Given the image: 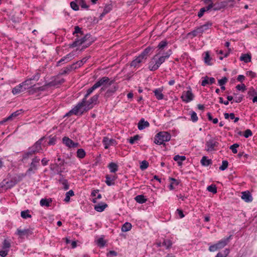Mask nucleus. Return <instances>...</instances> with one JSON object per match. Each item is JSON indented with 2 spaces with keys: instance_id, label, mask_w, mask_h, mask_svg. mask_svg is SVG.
Returning <instances> with one entry per match:
<instances>
[{
  "instance_id": "f257e3e1",
  "label": "nucleus",
  "mask_w": 257,
  "mask_h": 257,
  "mask_svg": "<svg viewBox=\"0 0 257 257\" xmlns=\"http://www.w3.org/2000/svg\"><path fill=\"white\" fill-rule=\"evenodd\" d=\"M170 56V54L168 52L164 56L158 57V54L155 55L149 64V68L151 71H154L157 70L160 65L165 62L166 59H168Z\"/></svg>"
},
{
  "instance_id": "f03ea898",
  "label": "nucleus",
  "mask_w": 257,
  "mask_h": 257,
  "mask_svg": "<svg viewBox=\"0 0 257 257\" xmlns=\"http://www.w3.org/2000/svg\"><path fill=\"white\" fill-rule=\"evenodd\" d=\"M170 135L166 132H161L158 133L154 139V143L158 145L164 144V142H168L170 140Z\"/></svg>"
},
{
  "instance_id": "7ed1b4c3",
  "label": "nucleus",
  "mask_w": 257,
  "mask_h": 257,
  "mask_svg": "<svg viewBox=\"0 0 257 257\" xmlns=\"http://www.w3.org/2000/svg\"><path fill=\"white\" fill-rule=\"evenodd\" d=\"M98 98V95H95L93 96L89 100L86 101L82 106V110L81 114H83L84 112L87 111L91 109L93 107V105L96 104Z\"/></svg>"
},
{
  "instance_id": "20e7f679",
  "label": "nucleus",
  "mask_w": 257,
  "mask_h": 257,
  "mask_svg": "<svg viewBox=\"0 0 257 257\" xmlns=\"http://www.w3.org/2000/svg\"><path fill=\"white\" fill-rule=\"evenodd\" d=\"M231 236V235H230L228 237L219 241L217 243L210 245L209 247V251L211 252L215 251L217 250L223 248L229 242Z\"/></svg>"
},
{
  "instance_id": "39448f33",
  "label": "nucleus",
  "mask_w": 257,
  "mask_h": 257,
  "mask_svg": "<svg viewBox=\"0 0 257 257\" xmlns=\"http://www.w3.org/2000/svg\"><path fill=\"white\" fill-rule=\"evenodd\" d=\"M212 26V23L210 22H207L204 25H203L193 31H191V32L189 33L188 34V36H192L193 37H196L199 34H202L205 30L209 29L210 27Z\"/></svg>"
},
{
  "instance_id": "423d86ee",
  "label": "nucleus",
  "mask_w": 257,
  "mask_h": 257,
  "mask_svg": "<svg viewBox=\"0 0 257 257\" xmlns=\"http://www.w3.org/2000/svg\"><path fill=\"white\" fill-rule=\"evenodd\" d=\"M219 145L217 139L216 138H211L206 142V151L211 152L216 150V148Z\"/></svg>"
},
{
  "instance_id": "0eeeda50",
  "label": "nucleus",
  "mask_w": 257,
  "mask_h": 257,
  "mask_svg": "<svg viewBox=\"0 0 257 257\" xmlns=\"http://www.w3.org/2000/svg\"><path fill=\"white\" fill-rule=\"evenodd\" d=\"M189 90L187 91H183L182 95L181 97L182 100L185 102H189L194 99V94L192 92V90L190 87H188Z\"/></svg>"
},
{
  "instance_id": "6e6552de",
  "label": "nucleus",
  "mask_w": 257,
  "mask_h": 257,
  "mask_svg": "<svg viewBox=\"0 0 257 257\" xmlns=\"http://www.w3.org/2000/svg\"><path fill=\"white\" fill-rule=\"evenodd\" d=\"M114 80H112L110 81L109 78L107 77H103L97 81L95 84L98 88L101 85H107V87L111 85L114 83Z\"/></svg>"
},
{
  "instance_id": "1a4fd4ad",
  "label": "nucleus",
  "mask_w": 257,
  "mask_h": 257,
  "mask_svg": "<svg viewBox=\"0 0 257 257\" xmlns=\"http://www.w3.org/2000/svg\"><path fill=\"white\" fill-rule=\"evenodd\" d=\"M39 78V76L38 75V74H37V75L34 76L32 78L27 79L24 82H22L21 84H22L23 87L25 88V90L26 89L32 88L35 85L32 84V83L31 82L32 80L35 79L38 80Z\"/></svg>"
},
{
  "instance_id": "9d476101",
  "label": "nucleus",
  "mask_w": 257,
  "mask_h": 257,
  "mask_svg": "<svg viewBox=\"0 0 257 257\" xmlns=\"http://www.w3.org/2000/svg\"><path fill=\"white\" fill-rule=\"evenodd\" d=\"M40 159L37 157H35L32 159V161L30 164V168L27 170V173L30 174L32 171L34 172L37 170V166L39 164Z\"/></svg>"
},
{
  "instance_id": "9b49d317",
  "label": "nucleus",
  "mask_w": 257,
  "mask_h": 257,
  "mask_svg": "<svg viewBox=\"0 0 257 257\" xmlns=\"http://www.w3.org/2000/svg\"><path fill=\"white\" fill-rule=\"evenodd\" d=\"M82 110V106L79 103L70 111L65 114V116H70L72 114L75 115H82L81 112Z\"/></svg>"
},
{
  "instance_id": "f8f14e48",
  "label": "nucleus",
  "mask_w": 257,
  "mask_h": 257,
  "mask_svg": "<svg viewBox=\"0 0 257 257\" xmlns=\"http://www.w3.org/2000/svg\"><path fill=\"white\" fill-rule=\"evenodd\" d=\"M153 49L152 47L150 46L148 47L141 53L139 56H140L143 60L145 61L153 52Z\"/></svg>"
},
{
  "instance_id": "ddd939ff",
  "label": "nucleus",
  "mask_w": 257,
  "mask_h": 257,
  "mask_svg": "<svg viewBox=\"0 0 257 257\" xmlns=\"http://www.w3.org/2000/svg\"><path fill=\"white\" fill-rule=\"evenodd\" d=\"M45 137H43L36 142L32 148H30L33 151H35V154L39 152L42 150L41 144L42 142L45 139Z\"/></svg>"
},
{
  "instance_id": "4468645a",
  "label": "nucleus",
  "mask_w": 257,
  "mask_h": 257,
  "mask_svg": "<svg viewBox=\"0 0 257 257\" xmlns=\"http://www.w3.org/2000/svg\"><path fill=\"white\" fill-rule=\"evenodd\" d=\"M23 111L22 109L18 110L15 112L12 113L10 116H9L7 118L4 119L3 121H0V124H3L4 122L13 120L14 118L18 116L20 114L22 113Z\"/></svg>"
},
{
  "instance_id": "2eb2a0df",
  "label": "nucleus",
  "mask_w": 257,
  "mask_h": 257,
  "mask_svg": "<svg viewBox=\"0 0 257 257\" xmlns=\"http://www.w3.org/2000/svg\"><path fill=\"white\" fill-rule=\"evenodd\" d=\"M56 84V83L55 82L52 81V82H50L45 84V85H44L43 86H41V87H39L33 88L31 90H29V93L32 94L34 92H37V91H44L45 90V87H46V86H49V87L53 86H55Z\"/></svg>"
},
{
  "instance_id": "dca6fc26",
  "label": "nucleus",
  "mask_w": 257,
  "mask_h": 257,
  "mask_svg": "<svg viewBox=\"0 0 257 257\" xmlns=\"http://www.w3.org/2000/svg\"><path fill=\"white\" fill-rule=\"evenodd\" d=\"M98 87H97V86L95 84H94L91 87H90V88H89L87 91V92H86V94L85 95L84 98H83V99L82 100V101L79 102V103L80 104H81V105L82 106L83 105V104L85 103V100L87 99V98L88 97V96L96 88H97Z\"/></svg>"
},
{
  "instance_id": "f3484780",
  "label": "nucleus",
  "mask_w": 257,
  "mask_h": 257,
  "mask_svg": "<svg viewBox=\"0 0 257 257\" xmlns=\"http://www.w3.org/2000/svg\"><path fill=\"white\" fill-rule=\"evenodd\" d=\"M118 88L117 85H113V86L108 89L105 93L104 96L106 98H108L114 94Z\"/></svg>"
},
{
  "instance_id": "a211bd4d",
  "label": "nucleus",
  "mask_w": 257,
  "mask_h": 257,
  "mask_svg": "<svg viewBox=\"0 0 257 257\" xmlns=\"http://www.w3.org/2000/svg\"><path fill=\"white\" fill-rule=\"evenodd\" d=\"M74 54L72 53H70L67 55L66 56L63 57L61 58L58 62L57 66H59V64L62 62H68L71 60L74 57Z\"/></svg>"
},
{
  "instance_id": "6ab92c4d",
  "label": "nucleus",
  "mask_w": 257,
  "mask_h": 257,
  "mask_svg": "<svg viewBox=\"0 0 257 257\" xmlns=\"http://www.w3.org/2000/svg\"><path fill=\"white\" fill-rule=\"evenodd\" d=\"M144 60H143L141 57L139 56L131 62L130 66L135 68L138 67L140 66V64L144 62Z\"/></svg>"
},
{
  "instance_id": "aec40b11",
  "label": "nucleus",
  "mask_w": 257,
  "mask_h": 257,
  "mask_svg": "<svg viewBox=\"0 0 257 257\" xmlns=\"http://www.w3.org/2000/svg\"><path fill=\"white\" fill-rule=\"evenodd\" d=\"M77 68V67L76 66H75V64H72L71 65H69L67 66L66 67L64 68L63 70H61V72H60L61 75H64L67 73H68L70 71H71L73 70H75Z\"/></svg>"
},
{
  "instance_id": "412c9836",
  "label": "nucleus",
  "mask_w": 257,
  "mask_h": 257,
  "mask_svg": "<svg viewBox=\"0 0 257 257\" xmlns=\"http://www.w3.org/2000/svg\"><path fill=\"white\" fill-rule=\"evenodd\" d=\"M150 124L148 121H145L144 118H142L138 123V128L140 130H142L146 127H149Z\"/></svg>"
},
{
  "instance_id": "4be33fe9",
  "label": "nucleus",
  "mask_w": 257,
  "mask_h": 257,
  "mask_svg": "<svg viewBox=\"0 0 257 257\" xmlns=\"http://www.w3.org/2000/svg\"><path fill=\"white\" fill-rule=\"evenodd\" d=\"M241 198L246 202H251L252 200V198L248 191L242 192Z\"/></svg>"
},
{
  "instance_id": "5701e85b",
  "label": "nucleus",
  "mask_w": 257,
  "mask_h": 257,
  "mask_svg": "<svg viewBox=\"0 0 257 257\" xmlns=\"http://www.w3.org/2000/svg\"><path fill=\"white\" fill-rule=\"evenodd\" d=\"M32 232L28 229L24 230H21L20 229H17V234L19 235L21 237H23L25 235L32 234Z\"/></svg>"
},
{
  "instance_id": "b1692460",
  "label": "nucleus",
  "mask_w": 257,
  "mask_h": 257,
  "mask_svg": "<svg viewBox=\"0 0 257 257\" xmlns=\"http://www.w3.org/2000/svg\"><path fill=\"white\" fill-rule=\"evenodd\" d=\"M163 89L162 88L156 89L153 91L156 98L158 100L163 99L164 94L162 93Z\"/></svg>"
},
{
  "instance_id": "393cba45",
  "label": "nucleus",
  "mask_w": 257,
  "mask_h": 257,
  "mask_svg": "<svg viewBox=\"0 0 257 257\" xmlns=\"http://www.w3.org/2000/svg\"><path fill=\"white\" fill-rule=\"evenodd\" d=\"M25 91V88L23 87L22 84H20L19 85L16 86L12 90V93L14 94H19L22 92Z\"/></svg>"
},
{
  "instance_id": "a878e982",
  "label": "nucleus",
  "mask_w": 257,
  "mask_h": 257,
  "mask_svg": "<svg viewBox=\"0 0 257 257\" xmlns=\"http://www.w3.org/2000/svg\"><path fill=\"white\" fill-rule=\"evenodd\" d=\"M107 205L104 203H99L97 205H95L94 209L97 212L103 211L106 207Z\"/></svg>"
},
{
  "instance_id": "bb28decb",
  "label": "nucleus",
  "mask_w": 257,
  "mask_h": 257,
  "mask_svg": "<svg viewBox=\"0 0 257 257\" xmlns=\"http://www.w3.org/2000/svg\"><path fill=\"white\" fill-rule=\"evenodd\" d=\"M52 199H42L40 200V205L42 206H46V207H49L50 206V204L52 203Z\"/></svg>"
},
{
  "instance_id": "cd10ccee",
  "label": "nucleus",
  "mask_w": 257,
  "mask_h": 257,
  "mask_svg": "<svg viewBox=\"0 0 257 257\" xmlns=\"http://www.w3.org/2000/svg\"><path fill=\"white\" fill-rule=\"evenodd\" d=\"M63 143L67 147L69 148H71L72 144H73V141L70 139L68 137H64L63 139Z\"/></svg>"
},
{
  "instance_id": "c85d7f7f",
  "label": "nucleus",
  "mask_w": 257,
  "mask_h": 257,
  "mask_svg": "<svg viewBox=\"0 0 257 257\" xmlns=\"http://www.w3.org/2000/svg\"><path fill=\"white\" fill-rule=\"evenodd\" d=\"M114 140L113 139L109 140L107 137H104L102 140L103 144L105 145L104 148L107 149L108 148V146L113 143Z\"/></svg>"
},
{
  "instance_id": "c756f323",
  "label": "nucleus",
  "mask_w": 257,
  "mask_h": 257,
  "mask_svg": "<svg viewBox=\"0 0 257 257\" xmlns=\"http://www.w3.org/2000/svg\"><path fill=\"white\" fill-rule=\"evenodd\" d=\"M240 60L243 61L245 63H247L251 61V55L248 54H242L240 57Z\"/></svg>"
},
{
  "instance_id": "7c9ffc66",
  "label": "nucleus",
  "mask_w": 257,
  "mask_h": 257,
  "mask_svg": "<svg viewBox=\"0 0 257 257\" xmlns=\"http://www.w3.org/2000/svg\"><path fill=\"white\" fill-rule=\"evenodd\" d=\"M135 200L139 203L143 204L147 201V199L143 195H139L135 197Z\"/></svg>"
},
{
  "instance_id": "2f4dec72",
  "label": "nucleus",
  "mask_w": 257,
  "mask_h": 257,
  "mask_svg": "<svg viewBox=\"0 0 257 257\" xmlns=\"http://www.w3.org/2000/svg\"><path fill=\"white\" fill-rule=\"evenodd\" d=\"M186 157L184 156L176 155L174 157V160L178 162L179 166L182 165V161L185 160Z\"/></svg>"
},
{
  "instance_id": "473e14b6",
  "label": "nucleus",
  "mask_w": 257,
  "mask_h": 257,
  "mask_svg": "<svg viewBox=\"0 0 257 257\" xmlns=\"http://www.w3.org/2000/svg\"><path fill=\"white\" fill-rule=\"evenodd\" d=\"M108 167L109 168L110 171L112 173H115L118 170V166L117 165L113 162L110 163L108 166Z\"/></svg>"
},
{
  "instance_id": "72a5a7b5",
  "label": "nucleus",
  "mask_w": 257,
  "mask_h": 257,
  "mask_svg": "<svg viewBox=\"0 0 257 257\" xmlns=\"http://www.w3.org/2000/svg\"><path fill=\"white\" fill-rule=\"evenodd\" d=\"M132 224L131 223L129 222H125L123 225H122L121 227V230L123 232H126L131 230L132 228Z\"/></svg>"
},
{
  "instance_id": "f704fd0d",
  "label": "nucleus",
  "mask_w": 257,
  "mask_h": 257,
  "mask_svg": "<svg viewBox=\"0 0 257 257\" xmlns=\"http://www.w3.org/2000/svg\"><path fill=\"white\" fill-rule=\"evenodd\" d=\"M201 163L202 165L205 166H208L210 164H211L212 161H211V160H210V159H207L206 157L204 156V157H202V159L201 160Z\"/></svg>"
},
{
  "instance_id": "c9c22d12",
  "label": "nucleus",
  "mask_w": 257,
  "mask_h": 257,
  "mask_svg": "<svg viewBox=\"0 0 257 257\" xmlns=\"http://www.w3.org/2000/svg\"><path fill=\"white\" fill-rule=\"evenodd\" d=\"M30 150H31L30 151L26 152L24 154L22 158L23 161L28 159L35 154V151H33L31 149Z\"/></svg>"
},
{
  "instance_id": "e433bc0d",
  "label": "nucleus",
  "mask_w": 257,
  "mask_h": 257,
  "mask_svg": "<svg viewBox=\"0 0 257 257\" xmlns=\"http://www.w3.org/2000/svg\"><path fill=\"white\" fill-rule=\"evenodd\" d=\"M86 153L83 149H79L77 151V157L80 159H83L85 157Z\"/></svg>"
},
{
  "instance_id": "4c0bfd02",
  "label": "nucleus",
  "mask_w": 257,
  "mask_h": 257,
  "mask_svg": "<svg viewBox=\"0 0 257 257\" xmlns=\"http://www.w3.org/2000/svg\"><path fill=\"white\" fill-rule=\"evenodd\" d=\"M233 1L232 0H225L220 2L221 4L222 5L223 8L227 6H232L233 5Z\"/></svg>"
},
{
  "instance_id": "58836bf2",
  "label": "nucleus",
  "mask_w": 257,
  "mask_h": 257,
  "mask_svg": "<svg viewBox=\"0 0 257 257\" xmlns=\"http://www.w3.org/2000/svg\"><path fill=\"white\" fill-rule=\"evenodd\" d=\"M29 210H26L25 211H22L21 213V217L24 219H26L27 218H31L32 215L29 214Z\"/></svg>"
},
{
  "instance_id": "ea45409f",
  "label": "nucleus",
  "mask_w": 257,
  "mask_h": 257,
  "mask_svg": "<svg viewBox=\"0 0 257 257\" xmlns=\"http://www.w3.org/2000/svg\"><path fill=\"white\" fill-rule=\"evenodd\" d=\"M74 195V193L73 190H70L68 192H67L66 194V197L64 199V201L66 202H68L70 201V196H73Z\"/></svg>"
},
{
  "instance_id": "a19ab883",
  "label": "nucleus",
  "mask_w": 257,
  "mask_h": 257,
  "mask_svg": "<svg viewBox=\"0 0 257 257\" xmlns=\"http://www.w3.org/2000/svg\"><path fill=\"white\" fill-rule=\"evenodd\" d=\"M106 181L105 183L108 186H111L114 184V179H111L109 175H107L105 176Z\"/></svg>"
},
{
  "instance_id": "79ce46f5",
  "label": "nucleus",
  "mask_w": 257,
  "mask_h": 257,
  "mask_svg": "<svg viewBox=\"0 0 257 257\" xmlns=\"http://www.w3.org/2000/svg\"><path fill=\"white\" fill-rule=\"evenodd\" d=\"M213 10L214 11H219L222 9H224L222 6V5L220 3H216L214 4L213 3Z\"/></svg>"
},
{
  "instance_id": "37998d69",
  "label": "nucleus",
  "mask_w": 257,
  "mask_h": 257,
  "mask_svg": "<svg viewBox=\"0 0 257 257\" xmlns=\"http://www.w3.org/2000/svg\"><path fill=\"white\" fill-rule=\"evenodd\" d=\"M82 44L83 41H81L80 39H77L75 41H74L71 44L69 45V47L73 48L77 46L80 45Z\"/></svg>"
},
{
  "instance_id": "c03bdc74",
  "label": "nucleus",
  "mask_w": 257,
  "mask_h": 257,
  "mask_svg": "<svg viewBox=\"0 0 257 257\" xmlns=\"http://www.w3.org/2000/svg\"><path fill=\"white\" fill-rule=\"evenodd\" d=\"M207 190L210 192L215 194L217 193V188L215 185H211L208 186L207 188Z\"/></svg>"
},
{
  "instance_id": "a18cd8bd",
  "label": "nucleus",
  "mask_w": 257,
  "mask_h": 257,
  "mask_svg": "<svg viewBox=\"0 0 257 257\" xmlns=\"http://www.w3.org/2000/svg\"><path fill=\"white\" fill-rule=\"evenodd\" d=\"M149 167V163L147 161H143L140 165V169L142 170L146 169Z\"/></svg>"
},
{
  "instance_id": "49530a36",
  "label": "nucleus",
  "mask_w": 257,
  "mask_h": 257,
  "mask_svg": "<svg viewBox=\"0 0 257 257\" xmlns=\"http://www.w3.org/2000/svg\"><path fill=\"white\" fill-rule=\"evenodd\" d=\"M228 165V162L226 160L222 161V165L219 167V169L221 171H224L227 168Z\"/></svg>"
},
{
  "instance_id": "de8ad7c7",
  "label": "nucleus",
  "mask_w": 257,
  "mask_h": 257,
  "mask_svg": "<svg viewBox=\"0 0 257 257\" xmlns=\"http://www.w3.org/2000/svg\"><path fill=\"white\" fill-rule=\"evenodd\" d=\"M6 183L7 185L6 189H8L15 186L16 184H17V181H13V180L11 179L10 181L6 182Z\"/></svg>"
},
{
  "instance_id": "09e8293b",
  "label": "nucleus",
  "mask_w": 257,
  "mask_h": 257,
  "mask_svg": "<svg viewBox=\"0 0 257 257\" xmlns=\"http://www.w3.org/2000/svg\"><path fill=\"white\" fill-rule=\"evenodd\" d=\"M191 118L192 121L196 122L198 120V116L195 111H191L190 112Z\"/></svg>"
},
{
  "instance_id": "8fccbe9b",
  "label": "nucleus",
  "mask_w": 257,
  "mask_h": 257,
  "mask_svg": "<svg viewBox=\"0 0 257 257\" xmlns=\"http://www.w3.org/2000/svg\"><path fill=\"white\" fill-rule=\"evenodd\" d=\"M168 44V42L167 41H162L160 42V43L158 45V48L159 49H163Z\"/></svg>"
},
{
  "instance_id": "3c124183",
  "label": "nucleus",
  "mask_w": 257,
  "mask_h": 257,
  "mask_svg": "<svg viewBox=\"0 0 257 257\" xmlns=\"http://www.w3.org/2000/svg\"><path fill=\"white\" fill-rule=\"evenodd\" d=\"M172 244V243L170 240L167 239L164 240L162 243V245L166 247L167 249L169 248Z\"/></svg>"
},
{
  "instance_id": "603ef678",
  "label": "nucleus",
  "mask_w": 257,
  "mask_h": 257,
  "mask_svg": "<svg viewBox=\"0 0 257 257\" xmlns=\"http://www.w3.org/2000/svg\"><path fill=\"white\" fill-rule=\"evenodd\" d=\"M105 243V241L102 237L99 238L97 241V244L100 247H103Z\"/></svg>"
},
{
  "instance_id": "864d4df0",
  "label": "nucleus",
  "mask_w": 257,
  "mask_h": 257,
  "mask_svg": "<svg viewBox=\"0 0 257 257\" xmlns=\"http://www.w3.org/2000/svg\"><path fill=\"white\" fill-rule=\"evenodd\" d=\"M140 138L141 137H140L139 135H135L133 137H131L130 139L129 142L131 144H134L135 142L136 141L139 140L140 139Z\"/></svg>"
},
{
  "instance_id": "5fc2aeb1",
  "label": "nucleus",
  "mask_w": 257,
  "mask_h": 257,
  "mask_svg": "<svg viewBox=\"0 0 257 257\" xmlns=\"http://www.w3.org/2000/svg\"><path fill=\"white\" fill-rule=\"evenodd\" d=\"M239 147V145L237 144H234L233 145L230 146V149L231 150L232 153L233 154H236L237 152L236 148Z\"/></svg>"
},
{
  "instance_id": "6e6d98bb",
  "label": "nucleus",
  "mask_w": 257,
  "mask_h": 257,
  "mask_svg": "<svg viewBox=\"0 0 257 257\" xmlns=\"http://www.w3.org/2000/svg\"><path fill=\"white\" fill-rule=\"evenodd\" d=\"M78 3L82 8L87 9L89 8V6L85 3V0H79Z\"/></svg>"
},
{
  "instance_id": "4d7b16f0",
  "label": "nucleus",
  "mask_w": 257,
  "mask_h": 257,
  "mask_svg": "<svg viewBox=\"0 0 257 257\" xmlns=\"http://www.w3.org/2000/svg\"><path fill=\"white\" fill-rule=\"evenodd\" d=\"M70 6L75 11L79 10V6L75 2H71L70 3Z\"/></svg>"
},
{
  "instance_id": "13d9d810",
  "label": "nucleus",
  "mask_w": 257,
  "mask_h": 257,
  "mask_svg": "<svg viewBox=\"0 0 257 257\" xmlns=\"http://www.w3.org/2000/svg\"><path fill=\"white\" fill-rule=\"evenodd\" d=\"M23 176H24V175L21 176L20 175H16L12 179L13 180V181H17V183H18V182H19L20 181H21L22 180Z\"/></svg>"
},
{
  "instance_id": "bf43d9fd",
  "label": "nucleus",
  "mask_w": 257,
  "mask_h": 257,
  "mask_svg": "<svg viewBox=\"0 0 257 257\" xmlns=\"http://www.w3.org/2000/svg\"><path fill=\"white\" fill-rule=\"evenodd\" d=\"M227 78L224 77L222 79L218 80V83L220 86L224 85L227 82Z\"/></svg>"
},
{
  "instance_id": "052dcab7",
  "label": "nucleus",
  "mask_w": 257,
  "mask_h": 257,
  "mask_svg": "<svg viewBox=\"0 0 257 257\" xmlns=\"http://www.w3.org/2000/svg\"><path fill=\"white\" fill-rule=\"evenodd\" d=\"M211 58L210 57V55L209 52H205V56L204 57V61L206 63L209 64V62L210 61Z\"/></svg>"
},
{
  "instance_id": "680f3d73",
  "label": "nucleus",
  "mask_w": 257,
  "mask_h": 257,
  "mask_svg": "<svg viewBox=\"0 0 257 257\" xmlns=\"http://www.w3.org/2000/svg\"><path fill=\"white\" fill-rule=\"evenodd\" d=\"M244 137L245 138H248L249 137H250L252 135V132L249 129H247L246 130H245L244 131Z\"/></svg>"
},
{
  "instance_id": "e2e57ef3",
  "label": "nucleus",
  "mask_w": 257,
  "mask_h": 257,
  "mask_svg": "<svg viewBox=\"0 0 257 257\" xmlns=\"http://www.w3.org/2000/svg\"><path fill=\"white\" fill-rule=\"evenodd\" d=\"M224 115L225 119H228L229 117H230L231 119L235 118V115L233 113H225Z\"/></svg>"
},
{
  "instance_id": "0e129e2a",
  "label": "nucleus",
  "mask_w": 257,
  "mask_h": 257,
  "mask_svg": "<svg viewBox=\"0 0 257 257\" xmlns=\"http://www.w3.org/2000/svg\"><path fill=\"white\" fill-rule=\"evenodd\" d=\"M207 84H209V77L206 76L204 77V79L202 81L201 85L205 86Z\"/></svg>"
},
{
  "instance_id": "69168bd1",
  "label": "nucleus",
  "mask_w": 257,
  "mask_h": 257,
  "mask_svg": "<svg viewBox=\"0 0 257 257\" xmlns=\"http://www.w3.org/2000/svg\"><path fill=\"white\" fill-rule=\"evenodd\" d=\"M236 88L238 90H241L242 91H244L246 90V86L244 84H242V85H237L236 86Z\"/></svg>"
},
{
  "instance_id": "338daca9",
  "label": "nucleus",
  "mask_w": 257,
  "mask_h": 257,
  "mask_svg": "<svg viewBox=\"0 0 257 257\" xmlns=\"http://www.w3.org/2000/svg\"><path fill=\"white\" fill-rule=\"evenodd\" d=\"M56 142V137L55 136V137L50 138V140L48 142V144L49 145H54L55 144Z\"/></svg>"
},
{
  "instance_id": "774afa93",
  "label": "nucleus",
  "mask_w": 257,
  "mask_h": 257,
  "mask_svg": "<svg viewBox=\"0 0 257 257\" xmlns=\"http://www.w3.org/2000/svg\"><path fill=\"white\" fill-rule=\"evenodd\" d=\"M11 246L10 243L9 241L6 239H5L3 243V248H9Z\"/></svg>"
}]
</instances>
